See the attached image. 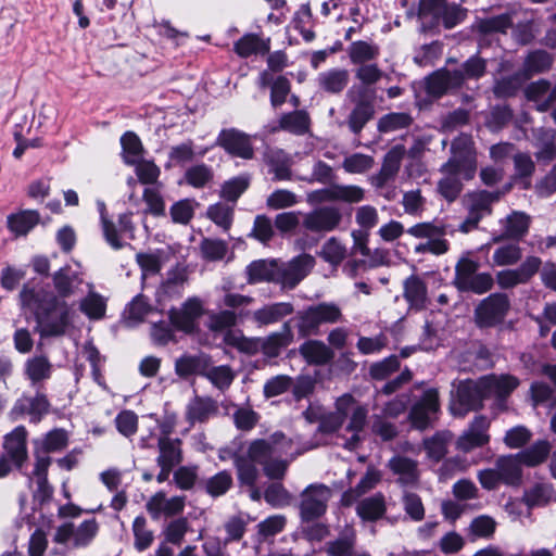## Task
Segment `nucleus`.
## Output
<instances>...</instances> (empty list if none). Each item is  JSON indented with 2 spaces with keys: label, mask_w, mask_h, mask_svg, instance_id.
I'll return each instance as SVG.
<instances>
[{
  "label": "nucleus",
  "mask_w": 556,
  "mask_h": 556,
  "mask_svg": "<svg viewBox=\"0 0 556 556\" xmlns=\"http://www.w3.org/2000/svg\"><path fill=\"white\" fill-rule=\"evenodd\" d=\"M292 441L281 432H275L267 439H257L250 443L248 458L239 456L235 459L238 478L242 484L254 485L258 471L255 464L263 467V471L269 479H282L287 472L290 459L283 458L291 454Z\"/></svg>",
  "instance_id": "obj_1"
},
{
  "label": "nucleus",
  "mask_w": 556,
  "mask_h": 556,
  "mask_svg": "<svg viewBox=\"0 0 556 556\" xmlns=\"http://www.w3.org/2000/svg\"><path fill=\"white\" fill-rule=\"evenodd\" d=\"M452 155L441 166L443 177L438 181V192L447 202L457 199L463 190L464 180L475 177L477 170V157L472 138L468 135H460L455 138L451 147Z\"/></svg>",
  "instance_id": "obj_2"
},
{
  "label": "nucleus",
  "mask_w": 556,
  "mask_h": 556,
  "mask_svg": "<svg viewBox=\"0 0 556 556\" xmlns=\"http://www.w3.org/2000/svg\"><path fill=\"white\" fill-rule=\"evenodd\" d=\"M71 313L72 307L66 301L51 298L50 305L37 313L36 331L41 338L63 336L71 325Z\"/></svg>",
  "instance_id": "obj_3"
},
{
  "label": "nucleus",
  "mask_w": 556,
  "mask_h": 556,
  "mask_svg": "<svg viewBox=\"0 0 556 556\" xmlns=\"http://www.w3.org/2000/svg\"><path fill=\"white\" fill-rule=\"evenodd\" d=\"M342 319L339 305L333 302H321L298 313V331L302 337H307L317 333L320 325L336 324Z\"/></svg>",
  "instance_id": "obj_4"
},
{
  "label": "nucleus",
  "mask_w": 556,
  "mask_h": 556,
  "mask_svg": "<svg viewBox=\"0 0 556 556\" xmlns=\"http://www.w3.org/2000/svg\"><path fill=\"white\" fill-rule=\"evenodd\" d=\"M406 232L417 239H427L415 247V253H431L433 255H442L448 251V242L443 239L447 233H453L448 227L442 223H419L409 227Z\"/></svg>",
  "instance_id": "obj_5"
},
{
  "label": "nucleus",
  "mask_w": 556,
  "mask_h": 556,
  "mask_svg": "<svg viewBox=\"0 0 556 556\" xmlns=\"http://www.w3.org/2000/svg\"><path fill=\"white\" fill-rule=\"evenodd\" d=\"M300 497V517L303 522H311L326 513L332 490L323 483H312L302 491Z\"/></svg>",
  "instance_id": "obj_6"
},
{
  "label": "nucleus",
  "mask_w": 556,
  "mask_h": 556,
  "mask_svg": "<svg viewBox=\"0 0 556 556\" xmlns=\"http://www.w3.org/2000/svg\"><path fill=\"white\" fill-rule=\"evenodd\" d=\"M478 263L469 258H460L455 266V286L460 291H472L481 294L493 286V278L488 273L478 274Z\"/></svg>",
  "instance_id": "obj_7"
},
{
  "label": "nucleus",
  "mask_w": 556,
  "mask_h": 556,
  "mask_svg": "<svg viewBox=\"0 0 556 556\" xmlns=\"http://www.w3.org/2000/svg\"><path fill=\"white\" fill-rule=\"evenodd\" d=\"M485 397H488V393L485 388H482L481 378L477 381H462L457 387L450 409L454 416L464 417L468 412L480 408Z\"/></svg>",
  "instance_id": "obj_8"
},
{
  "label": "nucleus",
  "mask_w": 556,
  "mask_h": 556,
  "mask_svg": "<svg viewBox=\"0 0 556 556\" xmlns=\"http://www.w3.org/2000/svg\"><path fill=\"white\" fill-rule=\"evenodd\" d=\"M348 98L355 103L354 109L349 115L348 125L350 130L357 135L374 117V93L365 87H353L349 90Z\"/></svg>",
  "instance_id": "obj_9"
},
{
  "label": "nucleus",
  "mask_w": 556,
  "mask_h": 556,
  "mask_svg": "<svg viewBox=\"0 0 556 556\" xmlns=\"http://www.w3.org/2000/svg\"><path fill=\"white\" fill-rule=\"evenodd\" d=\"M99 526L96 519L83 521L78 527L73 522H65L58 527L54 541L59 544L72 542L74 547H86L96 538Z\"/></svg>",
  "instance_id": "obj_10"
},
{
  "label": "nucleus",
  "mask_w": 556,
  "mask_h": 556,
  "mask_svg": "<svg viewBox=\"0 0 556 556\" xmlns=\"http://www.w3.org/2000/svg\"><path fill=\"white\" fill-rule=\"evenodd\" d=\"M315 266L311 254H301L287 263L278 261V285L285 289L295 288Z\"/></svg>",
  "instance_id": "obj_11"
},
{
  "label": "nucleus",
  "mask_w": 556,
  "mask_h": 556,
  "mask_svg": "<svg viewBox=\"0 0 556 556\" xmlns=\"http://www.w3.org/2000/svg\"><path fill=\"white\" fill-rule=\"evenodd\" d=\"M509 307L505 294L493 293L484 299L476 309V320L481 327H490L501 323Z\"/></svg>",
  "instance_id": "obj_12"
},
{
  "label": "nucleus",
  "mask_w": 556,
  "mask_h": 556,
  "mask_svg": "<svg viewBox=\"0 0 556 556\" xmlns=\"http://www.w3.org/2000/svg\"><path fill=\"white\" fill-rule=\"evenodd\" d=\"M440 408L439 394L435 389H428L424 392L409 413V419L417 429H426L435 418Z\"/></svg>",
  "instance_id": "obj_13"
},
{
  "label": "nucleus",
  "mask_w": 556,
  "mask_h": 556,
  "mask_svg": "<svg viewBox=\"0 0 556 556\" xmlns=\"http://www.w3.org/2000/svg\"><path fill=\"white\" fill-rule=\"evenodd\" d=\"M203 314L202 303L197 298L188 299L179 308L169 311L170 324L179 331L192 333L197 330V321Z\"/></svg>",
  "instance_id": "obj_14"
},
{
  "label": "nucleus",
  "mask_w": 556,
  "mask_h": 556,
  "mask_svg": "<svg viewBox=\"0 0 556 556\" xmlns=\"http://www.w3.org/2000/svg\"><path fill=\"white\" fill-rule=\"evenodd\" d=\"M186 506V496L167 497L164 491L153 494L146 503V509L152 519L169 518L181 514Z\"/></svg>",
  "instance_id": "obj_15"
},
{
  "label": "nucleus",
  "mask_w": 556,
  "mask_h": 556,
  "mask_svg": "<svg viewBox=\"0 0 556 556\" xmlns=\"http://www.w3.org/2000/svg\"><path fill=\"white\" fill-rule=\"evenodd\" d=\"M27 437L28 432L24 426H17L4 435L2 447L5 454L3 456L9 459L11 466L20 468L26 462Z\"/></svg>",
  "instance_id": "obj_16"
},
{
  "label": "nucleus",
  "mask_w": 556,
  "mask_h": 556,
  "mask_svg": "<svg viewBox=\"0 0 556 556\" xmlns=\"http://www.w3.org/2000/svg\"><path fill=\"white\" fill-rule=\"evenodd\" d=\"M216 144L237 157L250 160L254 155L250 136L235 128L222 130Z\"/></svg>",
  "instance_id": "obj_17"
},
{
  "label": "nucleus",
  "mask_w": 556,
  "mask_h": 556,
  "mask_svg": "<svg viewBox=\"0 0 556 556\" xmlns=\"http://www.w3.org/2000/svg\"><path fill=\"white\" fill-rule=\"evenodd\" d=\"M489 427L490 421L486 417L477 416L471 421L468 429L457 439L456 447L462 452L468 453L485 445L490 440L488 434Z\"/></svg>",
  "instance_id": "obj_18"
},
{
  "label": "nucleus",
  "mask_w": 556,
  "mask_h": 556,
  "mask_svg": "<svg viewBox=\"0 0 556 556\" xmlns=\"http://www.w3.org/2000/svg\"><path fill=\"white\" fill-rule=\"evenodd\" d=\"M342 220V214L339 208L333 206H323L306 214L303 219V226L314 232H329L334 230Z\"/></svg>",
  "instance_id": "obj_19"
},
{
  "label": "nucleus",
  "mask_w": 556,
  "mask_h": 556,
  "mask_svg": "<svg viewBox=\"0 0 556 556\" xmlns=\"http://www.w3.org/2000/svg\"><path fill=\"white\" fill-rule=\"evenodd\" d=\"M294 312L290 302L267 303L250 314V319L257 327H267L281 321Z\"/></svg>",
  "instance_id": "obj_20"
},
{
  "label": "nucleus",
  "mask_w": 556,
  "mask_h": 556,
  "mask_svg": "<svg viewBox=\"0 0 556 556\" xmlns=\"http://www.w3.org/2000/svg\"><path fill=\"white\" fill-rule=\"evenodd\" d=\"M464 83V76L460 71L441 70L427 79V91L433 97H440L447 90L457 88Z\"/></svg>",
  "instance_id": "obj_21"
},
{
  "label": "nucleus",
  "mask_w": 556,
  "mask_h": 556,
  "mask_svg": "<svg viewBox=\"0 0 556 556\" xmlns=\"http://www.w3.org/2000/svg\"><path fill=\"white\" fill-rule=\"evenodd\" d=\"M293 331L290 321L282 324L278 331L271 332L261 340V352L268 357H276L282 349L290 345L293 341Z\"/></svg>",
  "instance_id": "obj_22"
},
{
  "label": "nucleus",
  "mask_w": 556,
  "mask_h": 556,
  "mask_svg": "<svg viewBox=\"0 0 556 556\" xmlns=\"http://www.w3.org/2000/svg\"><path fill=\"white\" fill-rule=\"evenodd\" d=\"M245 274L249 285L261 282L278 283V260L253 261L247 266Z\"/></svg>",
  "instance_id": "obj_23"
},
{
  "label": "nucleus",
  "mask_w": 556,
  "mask_h": 556,
  "mask_svg": "<svg viewBox=\"0 0 556 556\" xmlns=\"http://www.w3.org/2000/svg\"><path fill=\"white\" fill-rule=\"evenodd\" d=\"M50 403L45 394L37 393L34 396L23 395L20 397L12 412L16 414H27L30 420L38 422L43 415L49 412Z\"/></svg>",
  "instance_id": "obj_24"
},
{
  "label": "nucleus",
  "mask_w": 556,
  "mask_h": 556,
  "mask_svg": "<svg viewBox=\"0 0 556 556\" xmlns=\"http://www.w3.org/2000/svg\"><path fill=\"white\" fill-rule=\"evenodd\" d=\"M51 298L56 295L46 291L41 286H24L21 293V305L35 314L41 313L48 305H50Z\"/></svg>",
  "instance_id": "obj_25"
},
{
  "label": "nucleus",
  "mask_w": 556,
  "mask_h": 556,
  "mask_svg": "<svg viewBox=\"0 0 556 556\" xmlns=\"http://www.w3.org/2000/svg\"><path fill=\"white\" fill-rule=\"evenodd\" d=\"M530 216L523 212L514 211L501 223L504 228L502 236L494 237L492 241L494 243L500 242L504 238L507 239H521L529 230Z\"/></svg>",
  "instance_id": "obj_26"
},
{
  "label": "nucleus",
  "mask_w": 556,
  "mask_h": 556,
  "mask_svg": "<svg viewBox=\"0 0 556 556\" xmlns=\"http://www.w3.org/2000/svg\"><path fill=\"white\" fill-rule=\"evenodd\" d=\"M389 468L397 476V481L405 486H413L418 482L419 471L417 462L401 455L389 460Z\"/></svg>",
  "instance_id": "obj_27"
},
{
  "label": "nucleus",
  "mask_w": 556,
  "mask_h": 556,
  "mask_svg": "<svg viewBox=\"0 0 556 556\" xmlns=\"http://www.w3.org/2000/svg\"><path fill=\"white\" fill-rule=\"evenodd\" d=\"M349 80L350 74L345 68H329L320 72L316 78L318 88L332 94L342 92Z\"/></svg>",
  "instance_id": "obj_28"
},
{
  "label": "nucleus",
  "mask_w": 556,
  "mask_h": 556,
  "mask_svg": "<svg viewBox=\"0 0 556 556\" xmlns=\"http://www.w3.org/2000/svg\"><path fill=\"white\" fill-rule=\"evenodd\" d=\"M163 437L159 439L160 454L157 456V464H166L176 466L181 462V441L179 439H170L166 434L169 432V428L166 425H162Z\"/></svg>",
  "instance_id": "obj_29"
},
{
  "label": "nucleus",
  "mask_w": 556,
  "mask_h": 556,
  "mask_svg": "<svg viewBox=\"0 0 556 556\" xmlns=\"http://www.w3.org/2000/svg\"><path fill=\"white\" fill-rule=\"evenodd\" d=\"M53 365L45 355H36L26 359L24 364V374L36 386L51 378Z\"/></svg>",
  "instance_id": "obj_30"
},
{
  "label": "nucleus",
  "mask_w": 556,
  "mask_h": 556,
  "mask_svg": "<svg viewBox=\"0 0 556 556\" xmlns=\"http://www.w3.org/2000/svg\"><path fill=\"white\" fill-rule=\"evenodd\" d=\"M311 118L306 111L296 110L281 115L279 125L274 128V131L285 130L290 134L301 136L308 131Z\"/></svg>",
  "instance_id": "obj_31"
},
{
  "label": "nucleus",
  "mask_w": 556,
  "mask_h": 556,
  "mask_svg": "<svg viewBox=\"0 0 556 556\" xmlns=\"http://www.w3.org/2000/svg\"><path fill=\"white\" fill-rule=\"evenodd\" d=\"M481 384L485 388L488 397H505L518 387L519 380L510 375L485 376L481 378Z\"/></svg>",
  "instance_id": "obj_32"
},
{
  "label": "nucleus",
  "mask_w": 556,
  "mask_h": 556,
  "mask_svg": "<svg viewBox=\"0 0 556 556\" xmlns=\"http://www.w3.org/2000/svg\"><path fill=\"white\" fill-rule=\"evenodd\" d=\"M521 462L518 456H501L495 462V468L503 481L507 485H517L521 480Z\"/></svg>",
  "instance_id": "obj_33"
},
{
  "label": "nucleus",
  "mask_w": 556,
  "mask_h": 556,
  "mask_svg": "<svg viewBox=\"0 0 556 556\" xmlns=\"http://www.w3.org/2000/svg\"><path fill=\"white\" fill-rule=\"evenodd\" d=\"M300 354L308 364L325 365L333 358L331 349L318 340H308L300 346Z\"/></svg>",
  "instance_id": "obj_34"
},
{
  "label": "nucleus",
  "mask_w": 556,
  "mask_h": 556,
  "mask_svg": "<svg viewBox=\"0 0 556 556\" xmlns=\"http://www.w3.org/2000/svg\"><path fill=\"white\" fill-rule=\"evenodd\" d=\"M40 220L37 211L24 210L15 214H11L7 218V225L11 232L15 236L27 235Z\"/></svg>",
  "instance_id": "obj_35"
},
{
  "label": "nucleus",
  "mask_w": 556,
  "mask_h": 556,
  "mask_svg": "<svg viewBox=\"0 0 556 556\" xmlns=\"http://www.w3.org/2000/svg\"><path fill=\"white\" fill-rule=\"evenodd\" d=\"M404 154L402 147L391 149L384 156L379 174L374 178L376 187L381 188L387 181L393 178L400 169L401 160Z\"/></svg>",
  "instance_id": "obj_36"
},
{
  "label": "nucleus",
  "mask_w": 556,
  "mask_h": 556,
  "mask_svg": "<svg viewBox=\"0 0 556 556\" xmlns=\"http://www.w3.org/2000/svg\"><path fill=\"white\" fill-rule=\"evenodd\" d=\"M404 298L410 307L421 309L427 302V286L418 276H410L404 281Z\"/></svg>",
  "instance_id": "obj_37"
},
{
  "label": "nucleus",
  "mask_w": 556,
  "mask_h": 556,
  "mask_svg": "<svg viewBox=\"0 0 556 556\" xmlns=\"http://www.w3.org/2000/svg\"><path fill=\"white\" fill-rule=\"evenodd\" d=\"M321 200H339L357 203L364 199V189L354 185H337L330 189L319 191Z\"/></svg>",
  "instance_id": "obj_38"
},
{
  "label": "nucleus",
  "mask_w": 556,
  "mask_h": 556,
  "mask_svg": "<svg viewBox=\"0 0 556 556\" xmlns=\"http://www.w3.org/2000/svg\"><path fill=\"white\" fill-rule=\"evenodd\" d=\"M552 451V444L547 440H538L531 446L518 454L520 462L528 467L543 464Z\"/></svg>",
  "instance_id": "obj_39"
},
{
  "label": "nucleus",
  "mask_w": 556,
  "mask_h": 556,
  "mask_svg": "<svg viewBox=\"0 0 556 556\" xmlns=\"http://www.w3.org/2000/svg\"><path fill=\"white\" fill-rule=\"evenodd\" d=\"M83 282V279L68 267L60 268L53 275V283L56 292L62 298H68L75 293V289Z\"/></svg>",
  "instance_id": "obj_40"
},
{
  "label": "nucleus",
  "mask_w": 556,
  "mask_h": 556,
  "mask_svg": "<svg viewBox=\"0 0 556 556\" xmlns=\"http://www.w3.org/2000/svg\"><path fill=\"white\" fill-rule=\"evenodd\" d=\"M380 53L377 45L364 40L353 41L348 48V54L352 64L363 65L374 61Z\"/></svg>",
  "instance_id": "obj_41"
},
{
  "label": "nucleus",
  "mask_w": 556,
  "mask_h": 556,
  "mask_svg": "<svg viewBox=\"0 0 556 556\" xmlns=\"http://www.w3.org/2000/svg\"><path fill=\"white\" fill-rule=\"evenodd\" d=\"M386 511L384 497L381 494L362 500L356 506L357 515L367 521H374L383 516Z\"/></svg>",
  "instance_id": "obj_42"
},
{
  "label": "nucleus",
  "mask_w": 556,
  "mask_h": 556,
  "mask_svg": "<svg viewBox=\"0 0 556 556\" xmlns=\"http://www.w3.org/2000/svg\"><path fill=\"white\" fill-rule=\"evenodd\" d=\"M88 294L80 301V311L90 319H101L105 315L106 300L101 294L91 290L92 286L88 283Z\"/></svg>",
  "instance_id": "obj_43"
},
{
  "label": "nucleus",
  "mask_w": 556,
  "mask_h": 556,
  "mask_svg": "<svg viewBox=\"0 0 556 556\" xmlns=\"http://www.w3.org/2000/svg\"><path fill=\"white\" fill-rule=\"evenodd\" d=\"M500 199L498 192L478 191L468 193L465 199L467 210L480 213L482 216L491 213V205Z\"/></svg>",
  "instance_id": "obj_44"
},
{
  "label": "nucleus",
  "mask_w": 556,
  "mask_h": 556,
  "mask_svg": "<svg viewBox=\"0 0 556 556\" xmlns=\"http://www.w3.org/2000/svg\"><path fill=\"white\" fill-rule=\"evenodd\" d=\"M202 376L220 391L227 390L236 378L235 371L228 365L205 366Z\"/></svg>",
  "instance_id": "obj_45"
},
{
  "label": "nucleus",
  "mask_w": 556,
  "mask_h": 556,
  "mask_svg": "<svg viewBox=\"0 0 556 556\" xmlns=\"http://www.w3.org/2000/svg\"><path fill=\"white\" fill-rule=\"evenodd\" d=\"M381 475L374 468H368L365 476L358 484L343 494L342 501L344 505H351L357 497L372 490L380 481Z\"/></svg>",
  "instance_id": "obj_46"
},
{
  "label": "nucleus",
  "mask_w": 556,
  "mask_h": 556,
  "mask_svg": "<svg viewBox=\"0 0 556 556\" xmlns=\"http://www.w3.org/2000/svg\"><path fill=\"white\" fill-rule=\"evenodd\" d=\"M268 43L255 34H247L235 43L236 53L242 58H248L256 53H265L268 52Z\"/></svg>",
  "instance_id": "obj_47"
},
{
  "label": "nucleus",
  "mask_w": 556,
  "mask_h": 556,
  "mask_svg": "<svg viewBox=\"0 0 556 556\" xmlns=\"http://www.w3.org/2000/svg\"><path fill=\"white\" fill-rule=\"evenodd\" d=\"M554 496L553 486L548 483H536L525 491L523 502L528 507L544 506L548 504Z\"/></svg>",
  "instance_id": "obj_48"
},
{
  "label": "nucleus",
  "mask_w": 556,
  "mask_h": 556,
  "mask_svg": "<svg viewBox=\"0 0 556 556\" xmlns=\"http://www.w3.org/2000/svg\"><path fill=\"white\" fill-rule=\"evenodd\" d=\"M124 162L128 165L142 159L143 146L140 138L132 131L125 132L121 138Z\"/></svg>",
  "instance_id": "obj_49"
},
{
  "label": "nucleus",
  "mask_w": 556,
  "mask_h": 556,
  "mask_svg": "<svg viewBox=\"0 0 556 556\" xmlns=\"http://www.w3.org/2000/svg\"><path fill=\"white\" fill-rule=\"evenodd\" d=\"M481 34L506 33L513 26V18L509 13L496 16L479 18L475 24Z\"/></svg>",
  "instance_id": "obj_50"
},
{
  "label": "nucleus",
  "mask_w": 556,
  "mask_h": 556,
  "mask_svg": "<svg viewBox=\"0 0 556 556\" xmlns=\"http://www.w3.org/2000/svg\"><path fill=\"white\" fill-rule=\"evenodd\" d=\"M319 255L333 267L340 265L348 255V249L338 238L331 237L321 247Z\"/></svg>",
  "instance_id": "obj_51"
},
{
  "label": "nucleus",
  "mask_w": 556,
  "mask_h": 556,
  "mask_svg": "<svg viewBox=\"0 0 556 556\" xmlns=\"http://www.w3.org/2000/svg\"><path fill=\"white\" fill-rule=\"evenodd\" d=\"M452 439L450 431L435 433L433 437L424 441L425 448L429 458L439 462L447 453V443Z\"/></svg>",
  "instance_id": "obj_52"
},
{
  "label": "nucleus",
  "mask_w": 556,
  "mask_h": 556,
  "mask_svg": "<svg viewBox=\"0 0 556 556\" xmlns=\"http://www.w3.org/2000/svg\"><path fill=\"white\" fill-rule=\"evenodd\" d=\"M34 444L43 454L59 452L67 445V433L62 429H54L48 432L41 440L34 441Z\"/></svg>",
  "instance_id": "obj_53"
},
{
  "label": "nucleus",
  "mask_w": 556,
  "mask_h": 556,
  "mask_svg": "<svg viewBox=\"0 0 556 556\" xmlns=\"http://www.w3.org/2000/svg\"><path fill=\"white\" fill-rule=\"evenodd\" d=\"M132 533L135 538L134 546L138 552L148 549L154 541V533L148 528L147 519L143 516H137L134 519Z\"/></svg>",
  "instance_id": "obj_54"
},
{
  "label": "nucleus",
  "mask_w": 556,
  "mask_h": 556,
  "mask_svg": "<svg viewBox=\"0 0 556 556\" xmlns=\"http://www.w3.org/2000/svg\"><path fill=\"white\" fill-rule=\"evenodd\" d=\"M367 419V409L359 405L351 413L350 422L346 430L352 432L351 439L346 440L344 446L348 450H353L359 441V433L362 432Z\"/></svg>",
  "instance_id": "obj_55"
},
{
  "label": "nucleus",
  "mask_w": 556,
  "mask_h": 556,
  "mask_svg": "<svg viewBox=\"0 0 556 556\" xmlns=\"http://www.w3.org/2000/svg\"><path fill=\"white\" fill-rule=\"evenodd\" d=\"M356 543V535L353 530L326 544V553L329 556H352Z\"/></svg>",
  "instance_id": "obj_56"
},
{
  "label": "nucleus",
  "mask_w": 556,
  "mask_h": 556,
  "mask_svg": "<svg viewBox=\"0 0 556 556\" xmlns=\"http://www.w3.org/2000/svg\"><path fill=\"white\" fill-rule=\"evenodd\" d=\"M522 256L520 247L516 243L500 245L495 249L492 261L496 266H510L517 264Z\"/></svg>",
  "instance_id": "obj_57"
},
{
  "label": "nucleus",
  "mask_w": 556,
  "mask_h": 556,
  "mask_svg": "<svg viewBox=\"0 0 556 556\" xmlns=\"http://www.w3.org/2000/svg\"><path fill=\"white\" fill-rule=\"evenodd\" d=\"M268 164L276 180H289L291 178V162L283 151H271L268 154Z\"/></svg>",
  "instance_id": "obj_58"
},
{
  "label": "nucleus",
  "mask_w": 556,
  "mask_h": 556,
  "mask_svg": "<svg viewBox=\"0 0 556 556\" xmlns=\"http://www.w3.org/2000/svg\"><path fill=\"white\" fill-rule=\"evenodd\" d=\"M205 363L202 356L184 355L175 363V371L181 378L198 374L202 376Z\"/></svg>",
  "instance_id": "obj_59"
},
{
  "label": "nucleus",
  "mask_w": 556,
  "mask_h": 556,
  "mask_svg": "<svg viewBox=\"0 0 556 556\" xmlns=\"http://www.w3.org/2000/svg\"><path fill=\"white\" fill-rule=\"evenodd\" d=\"M413 118L407 113H389L380 117L378 121V130L380 132H392L407 128Z\"/></svg>",
  "instance_id": "obj_60"
},
{
  "label": "nucleus",
  "mask_w": 556,
  "mask_h": 556,
  "mask_svg": "<svg viewBox=\"0 0 556 556\" xmlns=\"http://www.w3.org/2000/svg\"><path fill=\"white\" fill-rule=\"evenodd\" d=\"M231 485L232 477L230 472L223 470L206 480L205 490L211 496L218 497L226 494Z\"/></svg>",
  "instance_id": "obj_61"
},
{
  "label": "nucleus",
  "mask_w": 556,
  "mask_h": 556,
  "mask_svg": "<svg viewBox=\"0 0 556 556\" xmlns=\"http://www.w3.org/2000/svg\"><path fill=\"white\" fill-rule=\"evenodd\" d=\"M200 250L205 260L214 262L220 261L226 256L228 245L220 239L205 238L200 244Z\"/></svg>",
  "instance_id": "obj_62"
},
{
  "label": "nucleus",
  "mask_w": 556,
  "mask_h": 556,
  "mask_svg": "<svg viewBox=\"0 0 556 556\" xmlns=\"http://www.w3.org/2000/svg\"><path fill=\"white\" fill-rule=\"evenodd\" d=\"M131 166H135L136 175L141 184L153 185L157 182L161 169L154 162L140 159Z\"/></svg>",
  "instance_id": "obj_63"
},
{
  "label": "nucleus",
  "mask_w": 556,
  "mask_h": 556,
  "mask_svg": "<svg viewBox=\"0 0 556 556\" xmlns=\"http://www.w3.org/2000/svg\"><path fill=\"white\" fill-rule=\"evenodd\" d=\"M212 178L213 172L205 164L191 166L185 173L187 184L194 188H203Z\"/></svg>",
  "instance_id": "obj_64"
}]
</instances>
